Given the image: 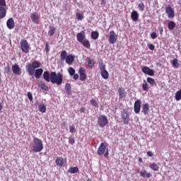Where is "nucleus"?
I'll return each mask as SVG.
<instances>
[{
  "label": "nucleus",
  "instance_id": "f257e3e1",
  "mask_svg": "<svg viewBox=\"0 0 181 181\" xmlns=\"http://www.w3.org/2000/svg\"><path fill=\"white\" fill-rule=\"evenodd\" d=\"M43 78L47 83H52V84H57V86H62L63 83V75L62 73H56L52 71L50 74L48 71L43 73Z\"/></svg>",
  "mask_w": 181,
  "mask_h": 181
},
{
  "label": "nucleus",
  "instance_id": "f03ea898",
  "mask_svg": "<svg viewBox=\"0 0 181 181\" xmlns=\"http://www.w3.org/2000/svg\"><path fill=\"white\" fill-rule=\"evenodd\" d=\"M41 64L38 61H34L32 63H28L25 66L26 71L29 76H33L35 74V70L40 67Z\"/></svg>",
  "mask_w": 181,
  "mask_h": 181
},
{
  "label": "nucleus",
  "instance_id": "7ed1b4c3",
  "mask_svg": "<svg viewBox=\"0 0 181 181\" xmlns=\"http://www.w3.org/2000/svg\"><path fill=\"white\" fill-rule=\"evenodd\" d=\"M34 145L33 146V152H42L43 151V142L37 137L33 138Z\"/></svg>",
  "mask_w": 181,
  "mask_h": 181
},
{
  "label": "nucleus",
  "instance_id": "20e7f679",
  "mask_svg": "<svg viewBox=\"0 0 181 181\" xmlns=\"http://www.w3.org/2000/svg\"><path fill=\"white\" fill-rule=\"evenodd\" d=\"M98 124L100 128H104L106 125H108V118L107 116L102 115L98 118Z\"/></svg>",
  "mask_w": 181,
  "mask_h": 181
},
{
  "label": "nucleus",
  "instance_id": "39448f33",
  "mask_svg": "<svg viewBox=\"0 0 181 181\" xmlns=\"http://www.w3.org/2000/svg\"><path fill=\"white\" fill-rule=\"evenodd\" d=\"M122 119L125 125H128L129 124V112L127 109H124L121 112Z\"/></svg>",
  "mask_w": 181,
  "mask_h": 181
},
{
  "label": "nucleus",
  "instance_id": "423d86ee",
  "mask_svg": "<svg viewBox=\"0 0 181 181\" xmlns=\"http://www.w3.org/2000/svg\"><path fill=\"white\" fill-rule=\"evenodd\" d=\"M20 46L23 53H25V54L29 53V44L28 43V40H22L20 42Z\"/></svg>",
  "mask_w": 181,
  "mask_h": 181
},
{
  "label": "nucleus",
  "instance_id": "0eeeda50",
  "mask_svg": "<svg viewBox=\"0 0 181 181\" xmlns=\"http://www.w3.org/2000/svg\"><path fill=\"white\" fill-rule=\"evenodd\" d=\"M165 13H167L169 19H173V18H175V10L170 6V5L165 7Z\"/></svg>",
  "mask_w": 181,
  "mask_h": 181
},
{
  "label": "nucleus",
  "instance_id": "6e6552de",
  "mask_svg": "<svg viewBox=\"0 0 181 181\" xmlns=\"http://www.w3.org/2000/svg\"><path fill=\"white\" fill-rule=\"evenodd\" d=\"M117 34H115V31L112 30L110 32V36L108 38L109 42L110 45H115L117 43Z\"/></svg>",
  "mask_w": 181,
  "mask_h": 181
},
{
  "label": "nucleus",
  "instance_id": "1a4fd4ad",
  "mask_svg": "<svg viewBox=\"0 0 181 181\" xmlns=\"http://www.w3.org/2000/svg\"><path fill=\"white\" fill-rule=\"evenodd\" d=\"M78 74L81 81H86L87 80V74H86V69L83 67L79 68Z\"/></svg>",
  "mask_w": 181,
  "mask_h": 181
},
{
  "label": "nucleus",
  "instance_id": "9d476101",
  "mask_svg": "<svg viewBox=\"0 0 181 181\" xmlns=\"http://www.w3.org/2000/svg\"><path fill=\"white\" fill-rule=\"evenodd\" d=\"M105 149H107V144L101 143L97 151L98 155L103 156L105 153Z\"/></svg>",
  "mask_w": 181,
  "mask_h": 181
},
{
  "label": "nucleus",
  "instance_id": "9b49d317",
  "mask_svg": "<svg viewBox=\"0 0 181 181\" xmlns=\"http://www.w3.org/2000/svg\"><path fill=\"white\" fill-rule=\"evenodd\" d=\"M100 74L104 80H107L108 77H110V74L108 73V71L105 69V65H103L100 67Z\"/></svg>",
  "mask_w": 181,
  "mask_h": 181
},
{
  "label": "nucleus",
  "instance_id": "f8f14e48",
  "mask_svg": "<svg viewBox=\"0 0 181 181\" xmlns=\"http://www.w3.org/2000/svg\"><path fill=\"white\" fill-rule=\"evenodd\" d=\"M12 71L16 76H21L22 74V69L17 64L12 66Z\"/></svg>",
  "mask_w": 181,
  "mask_h": 181
},
{
  "label": "nucleus",
  "instance_id": "ddd939ff",
  "mask_svg": "<svg viewBox=\"0 0 181 181\" xmlns=\"http://www.w3.org/2000/svg\"><path fill=\"white\" fill-rule=\"evenodd\" d=\"M142 71L144 73V74H147L148 76H155V71L153 69H151V68L148 66H144L141 68Z\"/></svg>",
  "mask_w": 181,
  "mask_h": 181
},
{
  "label": "nucleus",
  "instance_id": "4468645a",
  "mask_svg": "<svg viewBox=\"0 0 181 181\" xmlns=\"http://www.w3.org/2000/svg\"><path fill=\"white\" fill-rule=\"evenodd\" d=\"M30 19L34 23L39 25V22L40 21V17L39 16V14L37 13H31Z\"/></svg>",
  "mask_w": 181,
  "mask_h": 181
},
{
  "label": "nucleus",
  "instance_id": "2eb2a0df",
  "mask_svg": "<svg viewBox=\"0 0 181 181\" xmlns=\"http://www.w3.org/2000/svg\"><path fill=\"white\" fill-rule=\"evenodd\" d=\"M141 104H142V103L141 102V100H139V99H138L137 100H136L134 102V112L136 114H139V112L141 111Z\"/></svg>",
  "mask_w": 181,
  "mask_h": 181
},
{
  "label": "nucleus",
  "instance_id": "dca6fc26",
  "mask_svg": "<svg viewBox=\"0 0 181 181\" xmlns=\"http://www.w3.org/2000/svg\"><path fill=\"white\" fill-rule=\"evenodd\" d=\"M86 39V32L84 30L81 31L80 33H77L76 35V40L81 43Z\"/></svg>",
  "mask_w": 181,
  "mask_h": 181
},
{
  "label": "nucleus",
  "instance_id": "f3484780",
  "mask_svg": "<svg viewBox=\"0 0 181 181\" xmlns=\"http://www.w3.org/2000/svg\"><path fill=\"white\" fill-rule=\"evenodd\" d=\"M37 86H38V87L44 91H49V86H47V84L42 81H38L37 83Z\"/></svg>",
  "mask_w": 181,
  "mask_h": 181
},
{
  "label": "nucleus",
  "instance_id": "a211bd4d",
  "mask_svg": "<svg viewBox=\"0 0 181 181\" xmlns=\"http://www.w3.org/2000/svg\"><path fill=\"white\" fill-rule=\"evenodd\" d=\"M6 26L8 29H13V28H15V21H13V18H10L8 19Z\"/></svg>",
  "mask_w": 181,
  "mask_h": 181
},
{
  "label": "nucleus",
  "instance_id": "6ab92c4d",
  "mask_svg": "<svg viewBox=\"0 0 181 181\" xmlns=\"http://www.w3.org/2000/svg\"><path fill=\"white\" fill-rule=\"evenodd\" d=\"M140 176L141 177L149 179V177H152V174L151 173H148L146 170H144L140 172Z\"/></svg>",
  "mask_w": 181,
  "mask_h": 181
},
{
  "label": "nucleus",
  "instance_id": "aec40b11",
  "mask_svg": "<svg viewBox=\"0 0 181 181\" xmlns=\"http://www.w3.org/2000/svg\"><path fill=\"white\" fill-rule=\"evenodd\" d=\"M6 16V7L0 6V19H4Z\"/></svg>",
  "mask_w": 181,
  "mask_h": 181
},
{
  "label": "nucleus",
  "instance_id": "412c9836",
  "mask_svg": "<svg viewBox=\"0 0 181 181\" xmlns=\"http://www.w3.org/2000/svg\"><path fill=\"white\" fill-rule=\"evenodd\" d=\"M139 18V15L138 14V11H134L132 12L131 18L134 22H136Z\"/></svg>",
  "mask_w": 181,
  "mask_h": 181
},
{
  "label": "nucleus",
  "instance_id": "4be33fe9",
  "mask_svg": "<svg viewBox=\"0 0 181 181\" xmlns=\"http://www.w3.org/2000/svg\"><path fill=\"white\" fill-rule=\"evenodd\" d=\"M141 112H143V114H144V115H148V113L149 112V104L148 103H146V104L143 105Z\"/></svg>",
  "mask_w": 181,
  "mask_h": 181
},
{
  "label": "nucleus",
  "instance_id": "5701e85b",
  "mask_svg": "<svg viewBox=\"0 0 181 181\" xmlns=\"http://www.w3.org/2000/svg\"><path fill=\"white\" fill-rule=\"evenodd\" d=\"M65 60L67 64H73V62H74V56L69 54L66 56Z\"/></svg>",
  "mask_w": 181,
  "mask_h": 181
},
{
  "label": "nucleus",
  "instance_id": "b1692460",
  "mask_svg": "<svg viewBox=\"0 0 181 181\" xmlns=\"http://www.w3.org/2000/svg\"><path fill=\"white\" fill-rule=\"evenodd\" d=\"M118 93L119 98H125V97H127V93H125V90L124 88H119Z\"/></svg>",
  "mask_w": 181,
  "mask_h": 181
},
{
  "label": "nucleus",
  "instance_id": "393cba45",
  "mask_svg": "<svg viewBox=\"0 0 181 181\" xmlns=\"http://www.w3.org/2000/svg\"><path fill=\"white\" fill-rule=\"evenodd\" d=\"M55 163L57 166H59L60 168H62V166L64 165V160H63V158L58 157L55 160Z\"/></svg>",
  "mask_w": 181,
  "mask_h": 181
},
{
  "label": "nucleus",
  "instance_id": "a878e982",
  "mask_svg": "<svg viewBox=\"0 0 181 181\" xmlns=\"http://www.w3.org/2000/svg\"><path fill=\"white\" fill-rule=\"evenodd\" d=\"M43 74V69H37L35 71V78H40V76Z\"/></svg>",
  "mask_w": 181,
  "mask_h": 181
},
{
  "label": "nucleus",
  "instance_id": "bb28decb",
  "mask_svg": "<svg viewBox=\"0 0 181 181\" xmlns=\"http://www.w3.org/2000/svg\"><path fill=\"white\" fill-rule=\"evenodd\" d=\"M148 166L150 169L154 170V172H158V170H159V165L155 163H151Z\"/></svg>",
  "mask_w": 181,
  "mask_h": 181
},
{
  "label": "nucleus",
  "instance_id": "cd10ccee",
  "mask_svg": "<svg viewBox=\"0 0 181 181\" xmlns=\"http://www.w3.org/2000/svg\"><path fill=\"white\" fill-rule=\"evenodd\" d=\"M81 43L83 47H86V49H90V47H91V44H90V41L88 40H83Z\"/></svg>",
  "mask_w": 181,
  "mask_h": 181
},
{
  "label": "nucleus",
  "instance_id": "c85d7f7f",
  "mask_svg": "<svg viewBox=\"0 0 181 181\" xmlns=\"http://www.w3.org/2000/svg\"><path fill=\"white\" fill-rule=\"evenodd\" d=\"M86 60L88 62V66L89 67V69H93V67H94V65L95 64L94 60L90 59V57H88Z\"/></svg>",
  "mask_w": 181,
  "mask_h": 181
},
{
  "label": "nucleus",
  "instance_id": "c756f323",
  "mask_svg": "<svg viewBox=\"0 0 181 181\" xmlns=\"http://www.w3.org/2000/svg\"><path fill=\"white\" fill-rule=\"evenodd\" d=\"M65 91L69 95H71V85L69 83L65 85Z\"/></svg>",
  "mask_w": 181,
  "mask_h": 181
},
{
  "label": "nucleus",
  "instance_id": "7c9ffc66",
  "mask_svg": "<svg viewBox=\"0 0 181 181\" xmlns=\"http://www.w3.org/2000/svg\"><path fill=\"white\" fill-rule=\"evenodd\" d=\"M78 167H71L68 170V173H78Z\"/></svg>",
  "mask_w": 181,
  "mask_h": 181
},
{
  "label": "nucleus",
  "instance_id": "2f4dec72",
  "mask_svg": "<svg viewBox=\"0 0 181 181\" xmlns=\"http://www.w3.org/2000/svg\"><path fill=\"white\" fill-rule=\"evenodd\" d=\"M168 28L170 30H173L176 28V23L174 21H170L168 25Z\"/></svg>",
  "mask_w": 181,
  "mask_h": 181
},
{
  "label": "nucleus",
  "instance_id": "473e14b6",
  "mask_svg": "<svg viewBox=\"0 0 181 181\" xmlns=\"http://www.w3.org/2000/svg\"><path fill=\"white\" fill-rule=\"evenodd\" d=\"M147 81L149 84H151V87H153V86H156V82L155 81V79L151 77L147 78Z\"/></svg>",
  "mask_w": 181,
  "mask_h": 181
},
{
  "label": "nucleus",
  "instance_id": "72a5a7b5",
  "mask_svg": "<svg viewBox=\"0 0 181 181\" xmlns=\"http://www.w3.org/2000/svg\"><path fill=\"white\" fill-rule=\"evenodd\" d=\"M38 110L40 112H42V113L46 112V105H45L44 104L39 105Z\"/></svg>",
  "mask_w": 181,
  "mask_h": 181
},
{
  "label": "nucleus",
  "instance_id": "f704fd0d",
  "mask_svg": "<svg viewBox=\"0 0 181 181\" xmlns=\"http://www.w3.org/2000/svg\"><path fill=\"white\" fill-rule=\"evenodd\" d=\"M142 90L143 91H149V87L148 86V83L146 81H144L142 84Z\"/></svg>",
  "mask_w": 181,
  "mask_h": 181
},
{
  "label": "nucleus",
  "instance_id": "c9c22d12",
  "mask_svg": "<svg viewBox=\"0 0 181 181\" xmlns=\"http://www.w3.org/2000/svg\"><path fill=\"white\" fill-rule=\"evenodd\" d=\"M76 18L77 21H82L83 19H84V14L77 12L76 13Z\"/></svg>",
  "mask_w": 181,
  "mask_h": 181
},
{
  "label": "nucleus",
  "instance_id": "e433bc0d",
  "mask_svg": "<svg viewBox=\"0 0 181 181\" xmlns=\"http://www.w3.org/2000/svg\"><path fill=\"white\" fill-rule=\"evenodd\" d=\"M98 36H99L98 32H97V31H93V32L91 33V37H92V39H93L94 40H97V39H98Z\"/></svg>",
  "mask_w": 181,
  "mask_h": 181
},
{
  "label": "nucleus",
  "instance_id": "4c0bfd02",
  "mask_svg": "<svg viewBox=\"0 0 181 181\" xmlns=\"http://www.w3.org/2000/svg\"><path fill=\"white\" fill-rule=\"evenodd\" d=\"M175 100H176V101H180V100H181V89L176 92Z\"/></svg>",
  "mask_w": 181,
  "mask_h": 181
},
{
  "label": "nucleus",
  "instance_id": "58836bf2",
  "mask_svg": "<svg viewBox=\"0 0 181 181\" xmlns=\"http://www.w3.org/2000/svg\"><path fill=\"white\" fill-rule=\"evenodd\" d=\"M54 32H56V28L54 27L51 26L48 31V34L49 36H53V35H54Z\"/></svg>",
  "mask_w": 181,
  "mask_h": 181
},
{
  "label": "nucleus",
  "instance_id": "ea45409f",
  "mask_svg": "<svg viewBox=\"0 0 181 181\" xmlns=\"http://www.w3.org/2000/svg\"><path fill=\"white\" fill-rule=\"evenodd\" d=\"M173 66H174L175 69H177L179 67V62L177 61V59H174L171 62Z\"/></svg>",
  "mask_w": 181,
  "mask_h": 181
},
{
  "label": "nucleus",
  "instance_id": "a19ab883",
  "mask_svg": "<svg viewBox=\"0 0 181 181\" xmlns=\"http://www.w3.org/2000/svg\"><path fill=\"white\" fill-rule=\"evenodd\" d=\"M60 57L62 60H66V58L67 57V52L62 51L61 52Z\"/></svg>",
  "mask_w": 181,
  "mask_h": 181
},
{
  "label": "nucleus",
  "instance_id": "79ce46f5",
  "mask_svg": "<svg viewBox=\"0 0 181 181\" xmlns=\"http://www.w3.org/2000/svg\"><path fill=\"white\" fill-rule=\"evenodd\" d=\"M138 8L141 12H144V11H145V4H144V3H139Z\"/></svg>",
  "mask_w": 181,
  "mask_h": 181
},
{
  "label": "nucleus",
  "instance_id": "37998d69",
  "mask_svg": "<svg viewBox=\"0 0 181 181\" xmlns=\"http://www.w3.org/2000/svg\"><path fill=\"white\" fill-rule=\"evenodd\" d=\"M90 104L91 105H93V107H95V108H98V103H97V100H95V99H91Z\"/></svg>",
  "mask_w": 181,
  "mask_h": 181
},
{
  "label": "nucleus",
  "instance_id": "c03bdc74",
  "mask_svg": "<svg viewBox=\"0 0 181 181\" xmlns=\"http://www.w3.org/2000/svg\"><path fill=\"white\" fill-rule=\"evenodd\" d=\"M68 72L71 76H74V74H76V70L73 67H70Z\"/></svg>",
  "mask_w": 181,
  "mask_h": 181
},
{
  "label": "nucleus",
  "instance_id": "a18cd8bd",
  "mask_svg": "<svg viewBox=\"0 0 181 181\" xmlns=\"http://www.w3.org/2000/svg\"><path fill=\"white\" fill-rule=\"evenodd\" d=\"M69 132L71 134H74V132H76V126H74V124L69 126Z\"/></svg>",
  "mask_w": 181,
  "mask_h": 181
},
{
  "label": "nucleus",
  "instance_id": "49530a36",
  "mask_svg": "<svg viewBox=\"0 0 181 181\" xmlns=\"http://www.w3.org/2000/svg\"><path fill=\"white\" fill-rule=\"evenodd\" d=\"M0 6L6 8V1H5V0H0Z\"/></svg>",
  "mask_w": 181,
  "mask_h": 181
},
{
  "label": "nucleus",
  "instance_id": "de8ad7c7",
  "mask_svg": "<svg viewBox=\"0 0 181 181\" xmlns=\"http://www.w3.org/2000/svg\"><path fill=\"white\" fill-rule=\"evenodd\" d=\"M76 140H74V137H69V144H70V145H73L74 144H75Z\"/></svg>",
  "mask_w": 181,
  "mask_h": 181
},
{
  "label": "nucleus",
  "instance_id": "09e8293b",
  "mask_svg": "<svg viewBox=\"0 0 181 181\" xmlns=\"http://www.w3.org/2000/svg\"><path fill=\"white\" fill-rule=\"evenodd\" d=\"M28 98L30 100V101H33V96L32 95V93L28 92Z\"/></svg>",
  "mask_w": 181,
  "mask_h": 181
},
{
  "label": "nucleus",
  "instance_id": "8fccbe9b",
  "mask_svg": "<svg viewBox=\"0 0 181 181\" xmlns=\"http://www.w3.org/2000/svg\"><path fill=\"white\" fill-rule=\"evenodd\" d=\"M45 50L46 53H49V52L50 51V48L49 47V42L45 43Z\"/></svg>",
  "mask_w": 181,
  "mask_h": 181
},
{
  "label": "nucleus",
  "instance_id": "3c124183",
  "mask_svg": "<svg viewBox=\"0 0 181 181\" xmlns=\"http://www.w3.org/2000/svg\"><path fill=\"white\" fill-rule=\"evenodd\" d=\"M151 39H156L158 37V35L155 32L152 33L151 34Z\"/></svg>",
  "mask_w": 181,
  "mask_h": 181
},
{
  "label": "nucleus",
  "instance_id": "603ef678",
  "mask_svg": "<svg viewBox=\"0 0 181 181\" xmlns=\"http://www.w3.org/2000/svg\"><path fill=\"white\" fill-rule=\"evenodd\" d=\"M4 71H6V73H7V74H8L9 71H11V66H8L7 67H6L4 69Z\"/></svg>",
  "mask_w": 181,
  "mask_h": 181
},
{
  "label": "nucleus",
  "instance_id": "864d4df0",
  "mask_svg": "<svg viewBox=\"0 0 181 181\" xmlns=\"http://www.w3.org/2000/svg\"><path fill=\"white\" fill-rule=\"evenodd\" d=\"M148 49H150V50H155V45H153V44H149L148 45Z\"/></svg>",
  "mask_w": 181,
  "mask_h": 181
},
{
  "label": "nucleus",
  "instance_id": "5fc2aeb1",
  "mask_svg": "<svg viewBox=\"0 0 181 181\" xmlns=\"http://www.w3.org/2000/svg\"><path fill=\"white\" fill-rule=\"evenodd\" d=\"M73 76H73L74 80H78V77H79L78 74H74Z\"/></svg>",
  "mask_w": 181,
  "mask_h": 181
},
{
  "label": "nucleus",
  "instance_id": "6e6d98bb",
  "mask_svg": "<svg viewBox=\"0 0 181 181\" xmlns=\"http://www.w3.org/2000/svg\"><path fill=\"white\" fill-rule=\"evenodd\" d=\"M147 155H148V156L152 157V156H153V153L152 151H149L147 152Z\"/></svg>",
  "mask_w": 181,
  "mask_h": 181
},
{
  "label": "nucleus",
  "instance_id": "4d7b16f0",
  "mask_svg": "<svg viewBox=\"0 0 181 181\" xmlns=\"http://www.w3.org/2000/svg\"><path fill=\"white\" fill-rule=\"evenodd\" d=\"M158 30L160 35H162V33H163V27H159Z\"/></svg>",
  "mask_w": 181,
  "mask_h": 181
},
{
  "label": "nucleus",
  "instance_id": "13d9d810",
  "mask_svg": "<svg viewBox=\"0 0 181 181\" xmlns=\"http://www.w3.org/2000/svg\"><path fill=\"white\" fill-rule=\"evenodd\" d=\"M104 156L106 158V159H108V150H107V151L105 153Z\"/></svg>",
  "mask_w": 181,
  "mask_h": 181
},
{
  "label": "nucleus",
  "instance_id": "bf43d9fd",
  "mask_svg": "<svg viewBox=\"0 0 181 181\" xmlns=\"http://www.w3.org/2000/svg\"><path fill=\"white\" fill-rule=\"evenodd\" d=\"M81 112H86V107H82L80 110Z\"/></svg>",
  "mask_w": 181,
  "mask_h": 181
},
{
  "label": "nucleus",
  "instance_id": "052dcab7",
  "mask_svg": "<svg viewBox=\"0 0 181 181\" xmlns=\"http://www.w3.org/2000/svg\"><path fill=\"white\" fill-rule=\"evenodd\" d=\"M105 4H107V2L105 1V0H102V1H101V5H105Z\"/></svg>",
  "mask_w": 181,
  "mask_h": 181
},
{
  "label": "nucleus",
  "instance_id": "680f3d73",
  "mask_svg": "<svg viewBox=\"0 0 181 181\" xmlns=\"http://www.w3.org/2000/svg\"><path fill=\"white\" fill-rule=\"evenodd\" d=\"M2 108H4V106L2 105V103H0V111L2 110Z\"/></svg>",
  "mask_w": 181,
  "mask_h": 181
},
{
  "label": "nucleus",
  "instance_id": "e2e57ef3",
  "mask_svg": "<svg viewBox=\"0 0 181 181\" xmlns=\"http://www.w3.org/2000/svg\"><path fill=\"white\" fill-rule=\"evenodd\" d=\"M139 162H140V163H141V162H142V158H139Z\"/></svg>",
  "mask_w": 181,
  "mask_h": 181
},
{
  "label": "nucleus",
  "instance_id": "0e129e2a",
  "mask_svg": "<svg viewBox=\"0 0 181 181\" xmlns=\"http://www.w3.org/2000/svg\"><path fill=\"white\" fill-rule=\"evenodd\" d=\"M87 181H93L91 178H88Z\"/></svg>",
  "mask_w": 181,
  "mask_h": 181
}]
</instances>
